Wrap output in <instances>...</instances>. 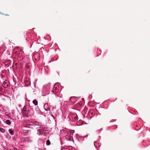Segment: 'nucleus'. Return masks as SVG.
Here are the masks:
<instances>
[{
	"instance_id": "f3484780",
	"label": "nucleus",
	"mask_w": 150,
	"mask_h": 150,
	"mask_svg": "<svg viewBox=\"0 0 150 150\" xmlns=\"http://www.w3.org/2000/svg\"><path fill=\"white\" fill-rule=\"evenodd\" d=\"M16 139V137H12V139H13V141L12 142H15V139Z\"/></svg>"
},
{
	"instance_id": "39448f33",
	"label": "nucleus",
	"mask_w": 150,
	"mask_h": 150,
	"mask_svg": "<svg viewBox=\"0 0 150 150\" xmlns=\"http://www.w3.org/2000/svg\"><path fill=\"white\" fill-rule=\"evenodd\" d=\"M22 113L23 115L25 116H27L28 113V112L26 111H22Z\"/></svg>"
},
{
	"instance_id": "9b49d317",
	"label": "nucleus",
	"mask_w": 150,
	"mask_h": 150,
	"mask_svg": "<svg viewBox=\"0 0 150 150\" xmlns=\"http://www.w3.org/2000/svg\"><path fill=\"white\" fill-rule=\"evenodd\" d=\"M46 144L47 145H49L50 144V142L49 140H47L46 141Z\"/></svg>"
},
{
	"instance_id": "f03ea898",
	"label": "nucleus",
	"mask_w": 150,
	"mask_h": 150,
	"mask_svg": "<svg viewBox=\"0 0 150 150\" xmlns=\"http://www.w3.org/2000/svg\"><path fill=\"white\" fill-rule=\"evenodd\" d=\"M70 100L71 102L75 103L77 100L76 98L75 97H71L70 98Z\"/></svg>"
},
{
	"instance_id": "2eb2a0df",
	"label": "nucleus",
	"mask_w": 150,
	"mask_h": 150,
	"mask_svg": "<svg viewBox=\"0 0 150 150\" xmlns=\"http://www.w3.org/2000/svg\"><path fill=\"white\" fill-rule=\"evenodd\" d=\"M5 123L8 125H9V120H6L5 121Z\"/></svg>"
},
{
	"instance_id": "0eeeda50",
	"label": "nucleus",
	"mask_w": 150,
	"mask_h": 150,
	"mask_svg": "<svg viewBox=\"0 0 150 150\" xmlns=\"http://www.w3.org/2000/svg\"><path fill=\"white\" fill-rule=\"evenodd\" d=\"M33 103L35 105H37L38 104V102L36 100H34L33 101Z\"/></svg>"
},
{
	"instance_id": "423d86ee",
	"label": "nucleus",
	"mask_w": 150,
	"mask_h": 150,
	"mask_svg": "<svg viewBox=\"0 0 150 150\" xmlns=\"http://www.w3.org/2000/svg\"><path fill=\"white\" fill-rule=\"evenodd\" d=\"M53 91L55 93H57L58 92V90L57 87L54 86V89H53Z\"/></svg>"
},
{
	"instance_id": "7ed1b4c3",
	"label": "nucleus",
	"mask_w": 150,
	"mask_h": 150,
	"mask_svg": "<svg viewBox=\"0 0 150 150\" xmlns=\"http://www.w3.org/2000/svg\"><path fill=\"white\" fill-rule=\"evenodd\" d=\"M33 124L35 125H38L40 126L41 125V124L39 122L37 121H35L33 123Z\"/></svg>"
},
{
	"instance_id": "aec40b11",
	"label": "nucleus",
	"mask_w": 150,
	"mask_h": 150,
	"mask_svg": "<svg viewBox=\"0 0 150 150\" xmlns=\"http://www.w3.org/2000/svg\"><path fill=\"white\" fill-rule=\"evenodd\" d=\"M8 132H9V129L8 130Z\"/></svg>"
},
{
	"instance_id": "1a4fd4ad",
	"label": "nucleus",
	"mask_w": 150,
	"mask_h": 150,
	"mask_svg": "<svg viewBox=\"0 0 150 150\" xmlns=\"http://www.w3.org/2000/svg\"><path fill=\"white\" fill-rule=\"evenodd\" d=\"M10 150H17V149L13 146H10Z\"/></svg>"
},
{
	"instance_id": "9d476101",
	"label": "nucleus",
	"mask_w": 150,
	"mask_h": 150,
	"mask_svg": "<svg viewBox=\"0 0 150 150\" xmlns=\"http://www.w3.org/2000/svg\"><path fill=\"white\" fill-rule=\"evenodd\" d=\"M0 132L2 133H4L5 132V129L2 128H0Z\"/></svg>"
},
{
	"instance_id": "6e6552de",
	"label": "nucleus",
	"mask_w": 150,
	"mask_h": 150,
	"mask_svg": "<svg viewBox=\"0 0 150 150\" xmlns=\"http://www.w3.org/2000/svg\"><path fill=\"white\" fill-rule=\"evenodd\" d=\"M47 105L46 104H45L44 105V108L45 109V110L46 111H48L49 110H50V108H47L45 109V107Z\"/></svg>"
},
{
	"instance_id": "f257e3e1",
	"label": "nucleus",
	"mask_w": 150,
	"mask_h": 150,
	"mask_svg": "<svg viewBox=\"0 0 150 150\" xmlns=\"http://www.w3.org/2000/svg\"><path fill=\"white\" fill-rule=\"evenodd\" d=\"M3 85L4 87L7 88L9 86V83L8 81L6 80L3 83Z\"/></svg>"
},
{
	"instance_id": "f8f14e48",
	"label": "nucleus",
	"mask_w": 150,
	"mask_h": 150,
	"mask_svg": "<svg viewBox=\"0 0 150 150\" xmlns=\"http://www.w3.org/2000/svg\"><path fill=\"white\" fill-rule=\"evenodd\" d=\"M10 134L13 135L14 134L13 130L10 129Z\"/></svg>"
},
{
	"instance_id": "4468645a",
	"label": "nucleus",
	"mask_w": 150,
	"mask_h": 150,
	"mask_svg": "<svg viewBox=\"0 0 150 150\" xmlns=\"http://www.w3.org/2000/svg\"><path fill=\"white\" fill-rule=\"evenodd\" d=\"M27 111V107H26V106H24L23 109V110H22V111Z\"/></svg>"
},
{
	"instance_id": "ddd939ff",
	"label": "nucleus",
	"mask_w": 150,
	"mask_h": 150,
	"mask_svg": "<svg viewBox=\"0 0 150 150\" xmlns=\"http://www.w3.org/2000/svg\"><path fill=\"white\" fill-rule=\"evenodd\" d=\"M36 56H37L38 59H39L40 58V57H39H39H38L39 56V54H37L36 55L35 54L33 57L34 58L35 57H36Z\"/></svg>"
},
{
	"instance_id": "a211bd4d",
	"label": "nucleus",
	"mask_w": 150,
	"mask_h": 150,
	"mask_svg": "<svg viewBox=\"0 0 150 150\" xmlns=\"http://www.w3.org/2000/svg\"><path fill=\"white\" fill-rule=\"evenodd\" d=\"M51 115L52 117L54 119H55V117H54V116L52 115Z\"/></svg>"
},
{
	"instance_id": "20e7f679",
	"label": "nucleus",
	"mask_w": 150,
	"mask_h": 150,
	"mask_svg": "<svg viewBox=\"0 0 150 150\" xmlns=\"http://www.w3.org/2000/svg\"><path fill=\"white\" fill-rule=\"evenodd\" d=\"M72 117L74 118V119L75 120H77L78 119L77 115L76 114H74L73 115Z\"/></svg>"
},
{
	"instance_id": "6ab92c4d",
	"label": "nucleus",
	"mask_w": 150,
	"mask_h": 150,
	"mask_svg": "<svg viewBox=\"0 0 150 150\" xmlns=\"http://www.w3.org/2000/svg\"><path fill=\"white\" fill-rule=\"evenodd\" d=\"M34 60L36 61V60H38V59H37L36 58H35V59H34Z\"/></svg>"
},
{
	"instance_id": "dca6fc26",
	"label": "nucleus",
	"mask_w": 150,
	"mask_h": 150,
	"mask_svg": "<svg viewBox=\"0 0 150 150\" xmlns=\"http://www.w3.org/2000/svg\"><path fill=\"white\" fill-rule=\"evenodd\" d=\"M43 128H41L40 129H39L38 130V131L39 132H41L43 130Z\"/></svg>"
}]
</instances>
